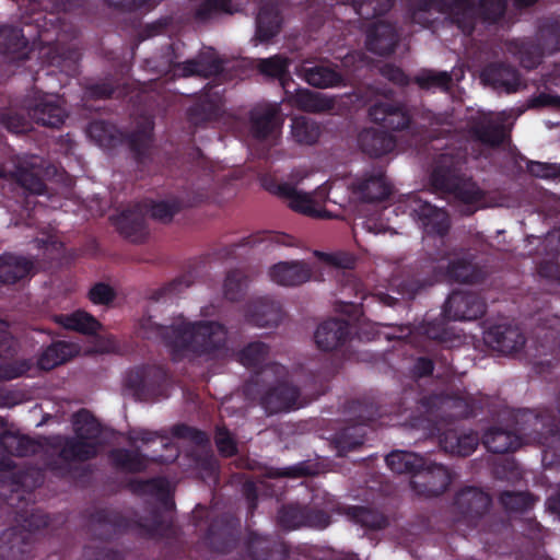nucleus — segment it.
<instances>
[{
  "mask_svg": "<svg viewBox=\"0 0 560 560\" xmlns=\"http://www.w3.org/2000/svg\"><path fill=\"white\" fill-rule=\"evenodd\" d=\"M129 489L139 495L156 498L160 506H152L145 515L126 517L112 509H97L92 512L88 521V532L100 541H110L126 533H135L144 539L161 540L175 535V527L171 512L175 503L170 495L167 481L163 478L131 479Z\"/></svg>",
  "mask_w": 560,
  "mask_h": 560,
  "instance_id": "1",
  "label": "nucleus"
},
{
  "mask_svg": "<svg viewBox=\"0 0 560 560\" xmlns=\"http://www.w3.org/2000/svg\"><path fill=\"white\" fill-rule=\"evenodd\" d=\"M140 330L147 339L161 340L174 361H213L228 352V328L215 320L187 322L180 318L171 325L155 323L151 316L140 320Z\"/></svg>",
  "mask_w": 560,
  "mask_h": 560,
  "instance_id": "2",
  "label": "nucleus"
},
{
  "mask_svg": "<svg viewBox=\"0 0 560 560\" xmlns=\"http://www.w3.org/2000/svg\"><path fill=\"white\" fill-rule=\"evenodd\" d=\"M558 419L552 416L542 432L545 424L542 416L529 409L508 410V423L505 427L495 425V412L492 408V455L514 453L523 444V436L537 434V441L544 447L542 462L549 464L560 460V394L556 399Z\"/></svg>",
  "mask_w": 560,
  "mask_h": 560,
  "instance_id": "3",
  "label": "nucleus"
},
{
  "mask_svg": "<svg viewBox=\"0 0 560 560\" xmlns=\"http://www.w3.org/2000/svg\"><path fill=\"white\" fill-rule=\"evenodd\" d=\"M487 269L477 261L476 255L469 250L455 253L446 265L431 264V273L423 278H408L399 284L400 291L408 299L412 300L427 287L436 282H447L450 284H478L487 277Z\"/></svg>",
  "mask_w": 560,
  "mask_h": 560,
  "instance_id": "4",
  "label": "nucleus"
},
{
  "mask_svg": "<svg viewBox=\"0 0 560 560\" xmlns=\"http://www.w3.org/2000/svg\"><path fill=\"white\" fill-rule=\"evenodd\" d=\"M339 501L324 489L313 490L308 504H283L277 515L278 525L284 530L302 527L325 529L331 524L332 514L338 510Z\"/></svg>",
  "mask_w": 560,
  "mask_h": 560,
  "instance_id": "5",
  "label": "nucleus"
},
{
  "mask_svg": "<svg viewBox=\"0 0 560 560\" xmlns=\"http://www.w3.org/2000/svg\"><path fill=\"white\" fill-rule=\"evenodd\" d=\"M463 159L459 154L441 153L430 175L432 187L467 206L476 203L481 196L477 185L463 173Z\"/></svg>",
  "mask_w": 560,
  "mask_h": 560,
  "instance_id": "6",
  "label": "nucleus"
},
{
  "mask_svg": "<svg viewBox=\"0 0 560 560\" xmlns=\"http://www.w3.org/2000/svg\"><path fill=\"white\" fill-rule=\"evenodd\" d=\"M45 445L52 450L57 457L47 458L45 466L58 478H70L74 463H85L98 455L97 443L83 441L69 435H51L44 438Z\"/></svg>",
  "mask_w": 560,
  "mask_h": 560,
  "instance_id": "7",
  "label": "nucleus"
},
{
  "mask_svg": "<svg viewBox=\"0 0 560 560\" xmlns=\"http://www.w3.org/2000/svg\"><path fill=\"white\" fill-rule=\"evenodd\" d=\"M435 10L450 13L453 22L466 36L472 35L477 20L490 21V0H417L413 4V16L417 12Z\"/></svg>",
  "mask_w": 560,
  "mask_h": 560,
  "instance_id": "8",
  "label": "nucleus"
},
{
  "mask_svg": "<svg viewBox=\"0 0 560 560\" xmlns=\"http://www.w3.org/2000/svg\"><path fill=\"white\" fill-rule=\"evenodd\" d=\"M125 387L137 400L155 402L170 397L173 380L164 366L143 364L127 372Z\"/></svg>",
  "mask_w": 560,
  "mask_h": 560,
  "instance_id": "9",
  "label": "nucleus"
},
{
  "mask_svg": "<svg viewBox=\"0 0 560 560\" xmlns=\"http://www.w3.org/2000/svg\"><path fill=\"white\" fill-rule=\"evenodd\" d=\"M279 368L280 365L277 363L268 365L261 372L253 375L245 387L247 395H259V404L268 415L289 412L296 409L300 398V389L289 383H278L264 392L258 387L264 373L267 371L276 373Z\"/></svg>",
  "mask_w": 560,
  "mask_h": 560,
  "instance_id": "10",
  "label": "nucleus"
},
{
  "mask_svg": "<svg viewBox=\"0 0 560 560\" xmlns=\"http://www.w3.org/2000/svg\"><path fill=\"white\" fill-rule=\"evenodd\" d=\"M241 534V518L231 512H224L209 517L201 540L211 552L228 555L238 546Z\"/></svg>",
  "mask_w": 560,
  "mask_h": 560,
  "instance_id": "11",
  "label": "nucleus"
},
{
  "mask_svg": "<svg viewBox=\"0 0 560 560\" xmlns=\"http://www.w3.org/2000/svg\"><path fill=\"white\" fill-rule=\"evenodd\" d=\"M406 208L425 234L442 237L448 233L451 222L447 212L423 199L420 194L409 195Z\"/></svg>",
  "mask_w": 560,
  "mask_h": 560,
  "instance_id": "12",
  "label": "nucleus"
},
{
  "mask_svg": "<svg viewBox=\"0 0 560 560\" xmlns=\"http://www.w3.org/2000/svg\"><path fill=\"white\" fill-rule=\"evenodd\" d=\"M406 208L425 234L442 237L448 233L451 222L447 212L423 199L420 194L409 195Z\"/></svg>",
  "mask_w": 560,
  "mask_h": 560,
  "instance_id": "13",
  "label": "nucleus"
},
{
  "mask_svg": "<svg viewBox=\"0 0 560 560\" xmlns=\"http://www.w3.org/2000/svg\"><path fill=\"white\" fill-rule=\"evenodd\" d=\"M375 416L376 409L373 406L366 407L364 415L360 413L357 419L334 433L330 443L339 457L359 450L364 444L368 427L374 421Z\"/></svg>",
  "mask_w": 560,
  "mask_h": 560,
  "instance_id": "14",
  "label": "nucleus"
},
{
  "mask_svg": "<svg viewBox=\"0 0 560 560\" xmlns=\"http://www.w3.org/2000/svg\"><path fill=\"white\" fill-rule=\"evenodd\" d=\"M451 482L452 476L445 466L424 457V464L410 480V486L417 494L434 498L443 494Z\"/></svg>",
  "mask_w": 560,
  "mask_h": 560,
  "instance_id": "15",
  "label": "nucleus"
},
{
  "mask_svg": "<svg viewBox=\"0 0 560 560\" xmlns=\"http://www.w3.org/2000/svg\"><path fill=\"white\" fill-rule=\"evenodd\" d=\"M368 114L373 122L393 131L405 130L412 122L411 115L404 103L387 98L373 103Z\"/></svg>",
  "mask_w": 560,
  "mask_h": 560,
  "instance_id": "16",
  "label": "nucleus"
},
{
  "mask_svg": "<svg viewBox=\"0 0 560 560\" xmlns=\"http://www.w3.org/2000/svg\"><path fill=\"white\" fill-rule=\"evenodd\" d=\"M486 304L472 292L453 291L443 306V315L450 320H474L483 315Z\"/></svg>",
  "mask_w": 560,
  "mask_h": 560,
  "instance_id": "17",
  "label": "nucleus"
},
{
  "mask_svg": "<svg viewBox=\"0 0 560 560\" xmlns=\"http://www.w3.org/2000/svg\"><path fill=\"white\" fill-rule=\"evenodd\" d=\"M223 96L212 88H205L196 97L195 102L187 108L186 115L189 124L195 127L205 126L221 117Z\"/></svg>",
  "mask_w": 560,
  "mask_h": 560,
  "instance_id": "18",
  "label": "nucleus"
},
{
  "mask_svg": "<svg viewBox=\"0 0 560 560\" xmlns=\"http://www.w3.org/2000/svg\"><path fill=\"white\" fill-rule=\"evenodd\" d=\"M118 233L132 243H143L148 237L145 212L140 203L124 209L110 218Z\"/></svg>",
  "mask_w": 560,
  "mask_h": 560,
  "instance_id": "19",
  "label": "nucleus"
},
{
  "mask_svg": "<svg viewBox=\"0 0 560 560\" xmlns=\"http://www.w3.org/2000/svg\"><path fill=\"white\" fill-rule=\"evenodd\" d=\"M249 132L256 140H267L275 137L281 129L277 105H256L248 113Z\"/></svg>",
  "mask_w": 560,
  "mask_h": 560,
  "instance_id": "20",
  "label": "nucleus"
},
{
  "mask_svg": "<svg viewBox=\"0 0 560 560\" xmlns=\"http://www.w3.org/2000/svg\"><path fill=\"white\" fill-rule=\"evenodd\" d=\"M268 189L288 200L289 208L298 213L315 219L329 218L328 211L319 208L310 194L298 190L289 183L277 184Z\"/></svg>",
  "mask_w": 560,
  "mask_h": 560,
  "instance_id": "21",
  "label": "nucleus"
},
{
  "mask_svg": "<svg viewBox=\"0 0 560 560\" xmlns=\"http://www.w3.org/2000/svg\"><path fill=\"white\" fill-rule=\"evenodd\" d=\"M296 73L307 84L317 89L346 86L345 75L338 71L337 65L304 62Z\"/></svg>",
  "mask_w": 560,
  "mask_h": 560,
  "instance_id": "22",
  "label": "nucleus"
},
{
  "mask_svg": "<svg viewBox=\"0 0 560 560\" xmlns=\"http://www.w3.org/2000/svg\"><path fill=\"white\" fill-rule=\"evenodd\" d=\"M350 335L348 320L330 318L318 325L314 332V340L320 351L331 352L345 346Z\"/></svg>",
  "mask_w": 560,
  "mask_h": 560,
  "instance_id": "23",
  "label": "nucleus"
},
{
  "mask_svg": "<svg viewBox=\"0 0 560 560\" xmlns=\"http://www.w3.org/2000/svg\"><path fill=\"white\" fill-rule=\"evenodd\" d=\"M353 191L365 202H377L390 196L392 186L386 179L384 168L374 167L353 183Z\"/></svg>",
  "mask_w": 560,
  "mask_h": 560,
  "instance_id": "24",
  "label": "nucleus"
},
{
  "mask_svg": "<svg viewBox=\"0 0 560 560\" xmlns=\"http://www.w3.org/2000/svg\"><path fill=\"white\" fill-rule=\"evenodd\" d=\"M245 319L257 327L277 326L282 319L281 305L269 296L255 299L246 305Z\"/></svg>",
  "mask_w": 560,
  "mask_h": 560,
  "instance_id": "25",
  "label": "nucleus"
},
{
  "mask_svg": "<svg viewBox=\"0 0 560 560\" xmlns=\"http://www.w3.org/2000/svg\"><path fill=\"white\" fill-rule=\"evenodd\" d=\"M270 279L282 287H298L311 280V266L302 260L280 261L269 268Z\"/></svg>",
  "mask_w": 560,
  "mask_h": 560,
  "instance_id": "26",
  "label": "nucleus"
},
{
  "mask_svg": "<svg viewBox=\"0 0 560 560\" xmlns=\"http://www.w3.org/2000/svg\"><path fill=\"white\" fill-rule=\"evenodd\" d=\"M504 48L527 70L541 63L546 50L538 38L533 37L513 38L504 44Z\"/></svg>",
  "mask_w": 560,
  "mask_h": 560,
  "instance_id": "27",
  "label": "nucleus"
},
{
  "mask_svg": "<svg viewBox=\"0 0 560 560\" xmlns=\"http://www.w3.org/2000/svg\"><path fill=\"white\" fill-rule=\"evenodd\" d=\"M30 534L19 528H7L0 534V560H30Z\"/></svg>",
  "mask_w": 560,
  "mask_h": 560,
  "instance_id": "28",
  "label": "nucleus"
},
{
  "mask_svg": "<svg viewBox=\"0 0 560 560\" xmlns=\"http://www.w3.org/2000/svg\"><path fill=\"white\" fill-rule=\"evenodd\" d=\"M454 506L467 518H479L490 508V494L476 487H466L456 493Z\"/></svg>",
  "mask_w": 560,
  "mask_h": 560,
  "instance_id": "29",
  "label": "nucleus"
},
{
  "mask_svg": "<svg viewBox=\"0 0 560 560\" xmlns=\"http://www.w3.org/2000/svg\"><path fill=\"white\" fill-rule=\"evenodd\" d=\"M368 530H381L388 526V517L378 509L365 505H342L335 512Z\"/></svg>",
  "mask_w": 560,
  "mask_h": 560,
  "instance_id": "30",
  "label": "nucleus"
},
{
  "mask_svg": "<svg viewBox=\"0 0 560 560\" xmlns=\"http://www.w3.org/2000/svg\"><path fill=\"white\" fill-rule=\"evenodd\" d=\"M398 34L387 22L374 23L366 34V49L378 56H388L395 51Z\"/></svg>",
  "mask_w": 560,
  "mask_h": 560,
  "instance_id": "31",
  "label": "nucleus"
},
{
  "mask_svg": "<svg viewBox=\"0 0 560 560\" xmlns=\"http://www.w3.org/2000/svg\"><path fill=\"white\" fill-rule=\"evenodd\" d=\"M30 43L22 28L12 25L0 26V54L11 60H26L30 58Z\"/></svg>",
  "mask_w": 560,
  "mask_h": 560,
  "instance_id": "32",
  "label": "nucleus"
},
{
  "mask_svg": "<svg viewBox=\"0 0 560 560\" xmlns=\"http://www.w3.org/2000/svg\"><path fill=\"white\" fill-rule=\"evenodd\" d=\"M358 144L363 153L380 158L396 148V138L385 130L365 128L358 136Z\"/></svg>",
  "mask_w": 560,
  "mask_h": 560,
  "instance_id": "33",
  "label": "nucleus"
},
{
  "mask_svg": "<svg viewBox=\"0 0 560 560\" xmlns=\"http://www.w3.org/2000/svg\"><path fill=\"white\" fill-rule=\"evenodd\" d=\"M0 447L10 456L27 457L37 454L43 444L39 440L20 432L3 430L0 433Z\"/></svg>",
  "mask_w": 560,
  "mask_h": 560,
  "instance_id": "34",
  "label": "nucleus"
},
{
  "mask_svg": "<svg viewBox=\"0 0 560 560\" xmlns=\"http://www.w3.org/2000/svg\"><path fill=\"white\" fill-rule=\"evenodd\" d=\"M28 115L37 125L48 128L61 127L67 117L63 107L51 97L38 98Z\"/></svg>",
  "mask_w": 560,
  "mask_h": 560,
  "instance_id": "35",
  "label": "nucleus"
},
{
  "mask_svg": "<svg viewBox=\"0 0 560 560\" xmlns=\"http://www.w3.org/2000/svg\"><path fill=\"white\" fill-rule=\"evenodd\" d=\"M479 444L477 433L470 431L460 433L457 430H447L440 436L441 447L451 455L467 457L471 455Z\"/></svg>",
  "mask_w": 560,
  "mask_h": 560,
  "instance_id": "36",
  "label": "nucleus"
},
{
  "mask_svg": "<svg viewBox=\"0 0 560 560\" xmlns=\"http://www.w3.org/2000/svg\"><path fill=\"white\" fill-rule=\"evenodd\" d=\"M108 460L113 468L127 474L142 472L148 467V457L139 450L113 448L108 452Z\"/></svg>",
  "mask_w": 560,
  "mask_h": 560,
  "instance_id": "37",
  "label": "nucleus"
},
{
  "mask_svg": "<svg viewBox=\"0 0 560 560\" xmlns=\"http://www.w3.org/2000/svg\"><path fill=\"white\" fill-rule=\"evenodd\" d=\"M43 57L48 66L73 75L77 73L81 54L78 48L55 44L47 48Z\"/></svg>",
  "mask_w": 560,
  "mask_h": 560,
  "instance_id": "38",
  "label": "nucleus"
},
{
  "mask_svg": "<svg viewBox=\"0 0 560 560\" xmlns=\"http://www.w3.org/2000/svg\"><path fill=\"white\" fill-rule=\"evenodd\" d=\"M33 269V262L22 256L5 253L0 256V283L14 284L26 278Z\"/></svg>",
  "mask_w": 560,
  "mask_h": 560,
  "instance_id": "39",
  "label": "nucleus"
},
{
  "mask_svg": "<svg viewBox=\"0 0 560 560\" xmlns=\"http://www.w3.org/2000/svg\"><path fill=\"white\" fill-rule=\"evenodd\" d=\"M526 338L517 326L492 324V343H497L503 353L518 352L525 346Z\"/></svg>",
  "mask_w": 560,
  "mask_h": 560,
  "instance_id": "40",
  "label": "nucleus"
},
{
  "mask_svg": "<svg viewBox=\"0 0 560 560\" xmlns=\"http://www.w3.org/2000/svg\"><path fill=\"white\" fill-rule=\"evenodd\" d=\"M78 353L74 343L68 341H55L49 345L38 358V366L42 370L50 371L60 364L66 363Z\"/></svg>",
  "mask_w": 560,
  "mask_h": 560,
  "instance_id": "41",
  "label": "nucleus"
},
{
  "mask_svg": "<svg viewBox=\"0 0 560 560\" xmlns=\"http://www.w3.org/2000/svg\"><path fill=\"white\" fill-rule=\"evenodd\" d=\"M56 323L66 329L88 336L96 335L102 327L101 323L93 315L81 310L71 314L57 315Z\"/></svg>",
  "mask_w": 560,
  "mask_h": 560,
  "instance_id": "42",
  "label": "nucleus"
},
{
  "mask_svg": "<svg viewBox=\"0 0 560 560\" xmlns=\"http://www.w3.org/2000/svg\"><path fill=\"white\" fill-rule=\"evenodd\" d=\"M385 462L393 472L409 475L412 480L424 464V457L413 452L396 450L385 457Z\"/></svg>",
  "mask_w": 560,
  "mask_h": 560,
  "instance_id": "43",
  "label": "nucleus"
},
{
  "mask_svg": "<svg viewBox=\"0 0 560 560\" xmlns=\"http://www.w3.org/2000/svg\"><path fill=\"white\" fill-rule=\"evenodd\" d=\"M290 59L282 55H275L269 58H260L257 60V69L262 75L277 79L280 81L285 94H289V75Z\"/></svg>",
  "mask_w": 560,
  "mask_h": 560,
  "instance_id": "44",
  "label": "nucleus"
},
{
  "mask_svg": "<svg viewBox=\"0 0 560 560\" xmlns=\"http://www.w3.org/2000/svg\"><path fill=\"white\" fill-rule=\"evenodd\" d=\"M280 13L275 5H262L256 18L255 37L261 42H268L280 32Z\"/></svg>",
  "mask_w": 560,
  "mask_h": 560,
  "instance_id": "45",
  "label": "nucleus"
},
{
  "mask_svg": "<svg viewBox=\"0 0 560 560\" xmlns=\"http://www.w3.org/2000/svg\"><path fill=\"white\" fill-rule=\"evenodd\" d=\"M289 101L299 109L310 113H324L332 108V102L318 92L308 89H298L288 94Z\"/></svg>",
  "mask_w": 560,
  "mask_h": 560,
  "instance_id": "46",
  "label": "nucleus"
},
{
  "mask_svg": "<svg viewBox=\"0 0 560 560\" xmlns=\"http://www.w3.org/2000/svg\"><path fill=\"white\" fill-rule=\"evenodd\" d=\"M492 91L515 93L521 86V74L515 68L504 67L492 60Z\"/></svg>",
  "mask_w": 560,
  "mask_h": 560,
  "instance_id": "47",
  "label": "nucleus"
},
{
  "mask_svg": "<svg viewBox=\"0 0 560 560\" xmlns=\"http://www.w3.org/2000/svg\"><path fill=\"white\" fill-rule=\"evenodd\" d=\"M74 435L83 441L95 442L102 435V425L98 420L86 409H81L73 415Z\"/></svg>",
  "mask_w": 560,
  "mask_h": 560,
  "instance_id": "48",
  "label": "nucleus"
},
{
  "mask_svg": "<svg viewBox=\"0 0 560 560\" xmlns=\"http://www.w3.org/2000/svg\"><path fill=\"white\" fill-rule=\"evenodd\" d=\"M152 127H140L127 136V143L138 164H145L152 145Z\"/></svg>",
  "mask_w": 560,
  "mask_h": 560,
  "instance_id": "49",
  "label": "nucleus"
},
{
  "mask_svg": "<svg viewBox=\"0 0 560 560\" xmlns=\"http://www.w3.org/2000/svg\"><path fill=\"white\" fill-rule=\"evenodd\" d=\"M536 36L545 49L551 52L560 50V15L540 19Z\"/></svg>",
  "mask_w": 560,
  "mask_h": 560,
  "instance_id": "50",
  "label": "nucleus"
},
{
  "mask_svg": "<svg viewBox=\"0 0 560 560\" xmlns=\"http://www.w3.org/2000/svg\"><path fill=\"white\" fill-rule=\"evenodd\" d=\"M291 135L296 143L313 145L318 141L322 128L315 120L300 116L292 119Z\"/></svg>",
  "mask_w": 560,
  "mask_h": 560,
  "instance_id": "51",
  "label": "nucleus"
},
{
  "mask_svg": "<svg viewBox=\"0 0 560 560\" xmlns=\"http://www.w3.org/2000/svg\"><path fill=\"white\" fill-rule=\"evenodd\" d=\"M291 237L285 234H278L270 231L257 232L256 234L243 237L241 242L226 246L223 250L224 257H233L236 249L240 247H254L257 244L269 242L282 245H290L288 242Z\"/></svg>",
  "mask_w": 560,
  "mask_h": 560,
  "instance_id": "52",
  "label": "nucleus"
},
{
  "mask_svg": "<svg viewBox=\"0 0 560 560\" xmlns=\"http://www.w3.org/2000/svg\"><path fill=\"white\" fill-rule=\"evenodd\" d=\"M232 0H197L194 8V20L207 23L223 13L231 12Z\"/></svg>",
  "mask_w": 560,
  "mask_h": 560,
  "instance_id": "53",
  "label": "nucleus"
},
{
  "mask_svg": "<svg viewBox=\"0 0 560 560\" xmlns=\"http://www.w3.org/2000/svg\"><path fill=\"white\" fill-rule=\"evenodd\" d=\"M176 68L182 71L184 77L199 75L203 78L218 75L223 70L222 62L219 59H212L207 62L197 59H189L178 63Z\"/></svg>",
  "mask_w": 560,
  "mask_h": 560,
  "instance_id": "54",
  "label": "nucleus"
},
{
  "mask_svg": "<svg viewBox=\"0 0 560 560\" xmlns=\"http://www.w3.org/2000/svg\"><path fill=\"white\" fill-rule=\"evenodd\" d=\"M269 350L267 343L253 341L240 351L238 360L246 368L260 369L268 359Z\"/></svg>",
  "mask_w": 560,
  "mask_h": 560,
  "instance_id": "55",
  "label": "nucleus"
},
{
  "mask_svg": "<svg viewBox=\"0 0 560 560\" xmlns=\"http://www.w3.org/2000/svg\"><path fill=\"white\" fill-rule=\"evenodd\" d=\"M248 282L249 279L244 271L240 269L229 271L223 283L224 298L231 302L240 301L246 293Z\"/></svg>",
  "mask_w": 560,
  "mask_h": 560,
  "instance_id": "56",
  "label": "nucleus"
},
{
  "mask_svg": "<svg viewBox=\"0 0 560 560\" xmlns=\"http://www.w3.org/2000/svg\"><path fill=\"white\" fill-rule=\"evenodd\" d=\"M492 478L515 481L522 478V470L511 455L492 456Z\"/></svg>",
  "mask_w": 560,
  "mask_h": 560,
  "instance_id": "57",
  "label": "nucleus"
},
{
  "mask_svg": "<svg viewBox=\"0 0 560 560\" xmlns=\"http://www.w3.org/2000/svg\"><path fill=\"white\" fill-rule=\"evenodd\" d=\"M513 127L512 116L502 112L494 116L492 113V152L511 141Z\"/></svg>",
  "mask_w": 560,
  "mask_h": 560,
  "instance_id": "58",
  "label": "nucleus"
},
{
  "mask_svg": "<svg viewBox=\"0 0 560 560\" xmlns=\"http://www.w3.org/2000/svg\"><path fill=\"white\" fill-rule=\"evenodd\" d=\"M12 178L28 194L40 196L46 191V184L42 177L26 167H16Z\"/></svg>",
  "mask_w": 560,
  "mask_h": 560,
  "instance_id": "59",
  "label": "nucleus"
},
{
  "mask_svg": "<svg viewBox=\"0 0 560 560\" xmlns=\"http://www.w3.org/2000/svg\"><path fill=\"white\" fill-rule=\"evenodd\" d=\"M413 81L422 90H448L452 78L447 71L423 69L415 77Z\"/></svg>",
  "mask_w": 560,
  "mask_h": 560,
  "instance_id": "60",
  "label": "nucleus"
},
{
  "mask_svg": "<svg viewBox=\"0 0 560 560\" xmlns=\"http://www.w3.org/2000/svg\"><path fill=\"white\" fill-rule=\"evenodd\" d=\"M500 502L510 512H525L534 506L536 498L529 492L504 491L500 495Z\"/></svg>",
  "mask_w": 560,
  "mask_h": 560,
  "instance_id": "61",
  "label": "nucleus"
},
{
  "mask_svg": "<svg viewBox=\"0 0 560 560\" xmlns=\"http://www.w3.org/2000/svg\"><path fill=\"white\" fill-rule=\"evenodd\" d=\"M183 209V202L178 198H171L153 202L150 209L151 217L163 223H168Z\"/></svg>",
  "mask_w": 560,
  "mask_h": 560,
  "instance_id": "62",
  "label": "nucleus"
},
{
  "mask_svg": "<svg viewBox=\"0 0 560 560\" xmlns=\"http://www.w3.org/2000/svg\"><path fill=\"white\" fill-rule=\"evenodd\" d=\"M214 443L219 454L223 457H232L237 453V443L229 429L224 425H217Z\"/></svg>",
  "mask_w": 560,
  "mask_h": 560,
  "instance_id": "63",
  "label": "nucleus"
},
{
  "mask_svg": "<svg viewBox=\"0 0 560 560\" xmlns=\"http://www.w3.org/2000/svg\"><path fill=\"white\" fill-rule=\"evenodd\" d=\"M116 86L110 80L86 83L83 88V98L86 101L106 100L112 97Z\"/></svg>",
  "mask_w": 560,
  "mask_h": 560,
  "instance_id": "64",
  "label": "nucleus"
}]
</instances>
